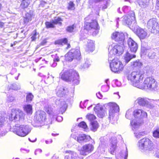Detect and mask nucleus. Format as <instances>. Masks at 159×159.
<instances>
[{
    "label": "nucleus",
    "mask_w": 159,
    "mask_h": 159,
    "mask_svg": "<svg viewBox=\"0 0 159 159\" xmlns=\"http://www.w3.org/2000/svg\"><path fill=\"white\" fill-rule=\"evenodd\" d=\"M109 108V118H111L114 116V114L119 111V107L118 106L116 103L110 102L108 104Z\"/></svg>",
    "instance_id": "nucleus-16"
},
{
    "label": "nucleus",
    "mask_w": 159,
    "mask_h": 159,
    "mask_svg": "<svg viewBox=\"0 0 159 159\" xmlns=\"http://www.w3.org/2000/svg\"><path fill=\"white\" fill-rule=\"evenodd\" d=\"M33 33L31 37V41L32 42L34 41L36 39V36L38 34V33H37L36 29L34 30Z\"/></svg>",
    "instance_id": "nucleus-38"
},
{
    "label": "nucleus",
    "mask_w": 159,
    "mask_h": 159,
    "mask_svg": "<svg viewBox=\"0 0 159 159\" xmlns=\"http://www.w3.org/2000/svg\"><path fill=\"white\" fill-rule=\"evenodd\" d=\"M67 105L65 102L64 101L61 102L60 111L61 114L65 112L67 109Z\"/></svg>",
    "instance_id": "nucleus-29"
},
{
    "label": "nucleus",
    "mask_w": 159,
    "mask_h": 159,
    "mask_svg": "<svg viewBox=\"0 0 159 159\" xmlns=\"http://www.w3.org/2000/svg\"><path fill=\"white\" fill-rule=\"evenodd\" d=\"M34 118L35 122L37 123L45 124L46 123L48 124L46 114L43 111L40 110L36 112Z\"/></svg>",
    "instance_id": "nucleus-10"
},
{
    "label": "nucleus",
    "mask_w": 159,
    "mask_h": 159,
    "mask_svg": "<svg viewBox=\"0 0 159 159\" xmlns=\"http://www.w3.org/2000/svg\"><path fill=\"white\" fill-rule=\"evenodd\" d=\"M61 78L66 82H72L75 84L79 82V75L78 72L73 69H69L60 73Z\"/></svg>",
    "instance_id": "nucleus-3"
},
{
    "label": "nucleus",
    "mask_w": 159,
    "mask_h": 159,
    "mask_svg": "<svg viewBox=\"0 0 159 159\" xmlns=\"http://www.w3.org/2000/svg\"><path fill=\"white\" fill-rule=\"evenodd\" d=\"M87 136L84 134H80L77 137V140L79 143H81L84 140L87 138Z\"/></svg>",
    "instance_id": "nucleus-32"
},
{
    "label": "nucleus",
    "mask_w": 159,
    "mask_h": 159,
    "mask_svg": "<svg viewBox=\"0 0 159 159\" xmlns=\"http://www.w3.org/2000/svg\"><path fill=\"white\" fill-rule=\"evenodd\" d=\"M12 131L17 135L24 137L29 133L30 130L28 127L26 125H22L18 126L16 125L13 127Z\"/></svg>",
    "instance_id": "nucleus-6"
},
{
    "label": "nucleus",
    "mask_w": 159,
    "mask_h": 159,
    "mask_svg": "<svg viewBox=\"0 0 159 159\" xmlns=\"http://www.w3.org/2000/svg\"><path fill=\"white\" fill-rule=\"evenodd\" d=\"M84 29L87 30H94V32H93L94 34L98 33L99 29L98 23L96 20H92L90 22L85 20L84 22Z\"/></svg>",
    "instance_id": "nucleus-8"
},
{
    "label": "nucleus",
    "mask_w": 159,
    "mask_h": 159,
    "mask_svg": "<svg viewBox=\"0 0 159 159\" xmlns=\"http://www.w3.org/2000/svg\"><path fill=\"white\" fill-rule=\"evenodd\" d=\"M0 16L2 17V16L1 15V14L0 15ZM4 26V23L2 22H1L0 20V27L2 28Z\"/></svg>",
    "instance_id": "nucleus-47"
},
{
    "label": "nucleus",
    "mask_w": 159,
    "mask_h": 159,
    "mask_svg": "<svg viewBox=\"0 0 159 159\" xmlns=\"http://www.w3.org/2000/svg\"><path fill=\"white\" fill-rule=\"evenodd\" d=\"M143 74L137 71H134L129 74L127 79L134 86L142 89H154L157 86V83L152 77L146 78L143 83Z\"/></svg>",
    "instance_id": "nucleus-1"
},
{
    "label": "nucleus",
    "mask_w": 159,
    "mask_h": 159,
    "mask_svg": "<svg viewBox=\"0 0 159 159\" xmlns=\"http://www.w3.org/2000/svg\"><path fill=\"white\" fill-rule=\"evenodd\" d=\"M130 124L132 126H136L138 125V123L134 120H132L131 121Z\"/></svg>",
    "instance_id": "nucleus-42"
},
{
    "label": "nucleus",
    "mask_w": 159,
    "mask_h": 159,
    "mask_svg": "<svg viewBox=\"0 0 159 159\" xmlns=\"http://www.w3.org/2000/svg\"><path fill=\"white\" fill-rule=\"evenodd\" d=\"M122 47L119 45H116L112 49L113 54H114L118 53Z\"/></svg>",
    "instance_id": "nucleus-35"
},
{
    "label": "nucleus",
    "mask_w": 159,
    "mask_h": 159,
    "mask_svg": "<svg viewBox=\"0 0 159 159\" xmlns=\"http://www.w3.org/2000/svg\"><path fill=\"white\" fill-rule=\"evenodd\" d=\"M78 126L79 127L84 129H86L87 128V126L86 123L83 121L80 122L78 124Z\"/></svg>",
    "instance_id": "nucleus-40"
},
{
    "label": "nucleus",
    "mask_w": 159,
    "mask_h": 159,
    "mask_svg": "<svg viewBox=\"0 0 159 159\" xmlns=\"http://www.w3.org/2000/svg\"><path fill=\"white\" fill-rule=\"evenodd\" d=\"M133 115L136 119H143L148 117L147 113L142 109H137L133 112Z\"/></svg>",
    "instance_id": "nucleus-14"
},
{
    "label": "nucleus",
    "mask_w": 159,
    "mask_h": 159,
    "mask_svg": "<svg viewBox=\"0 0 159 159\" xmlns=\"http://www.w3.org/2000/svg\"><path fill=\"white\" fill-rule=\"evenodd\" d=\"M138 3L141 7L144 8L148 6V4L146 2H145L143 0H139L138 1Z\"/></svg>",
    "instance_id": "nucleus-39"
},
{
    "label": "nucleus",
    "mask_w": 159,
    "mask_h": 159,
    "mask_svg": "<svg viewBox=\"0 0 159 159\" xmlns=\"http://www.w3.org/2000/svg\"><path fill=\"white\" fill-rule=\"evenodd\" d=\"M4 125V121L0 118V128L2 127Z\"/></svg>",
    "instance_id": "nucleus-46"
},
{
    "label": "nucleus",
    "mask_w": 159,
    "mask_h": 159,
    "mask_svg": "<svg viewBox=\"0 0 159 159\" xmlns=\"http://www.w3.org/2000/svg\"><path fill=\"white\" fill-rule=\"evenodd\" d=\"M46 143L47 144L49 142L52 143V140L51 139H49L48 141L47 140L45 141Z\"/></svg>",
    "instance_id": "nucleus-50"
},
{
    "label": "nucleus",
    "mask_w": 159,
    "mask_h": 159,
    "mask_svg": "<svg viewBox=\"0 0 159 159\" xmlns=\"http://www.w3.org/2000/svg\"><path fill=\"white\" fill-rule=\"evenodd\" d=\"M139 149L146 153L152 152L157 157L159 158V149L154 151V145L152 142L148 138H143L139 142Z\"/></svg>",
    "instance_id": "nucleus-2"
},
{
    "label": "nucleus",
    "mask_w": 159,
    "mask_h": 159,
    "mask_svg": "<svg viewBox=\"0 0 159 159\" xmlns=\"http://www.w3.org/2000/svg\"><path fill=\"white\" fill-rule=\"evenodd\" d=\"M2 8V6L1 3H0V11H1Z\"/></svg>",
    "instance_id": "nucleus-52"
},
{
    "label": "nucleus",
    "mask_w": 159,
    "mask_h": 159,
    "mask_svg": "<svg viewBox=\"0 0 159 159\" xmlns=\"http://www.w3.org/2000/svg\"><path fill=\"white\" fill-rule=\"evenodd\" d=\"M81 53L79 49H71L65 55V60L67 61L71 62L75 59H80Z\"/></svg>",
    "instance_id": "nucleus-7"
},
{
    "label": "nucleus",
    "mask_w": 159,
    "mask_h": 159,
    "mask_svg": "<svg viewBox=\"0 0 159 159\" xmlns=\"http://www.w3.org/2000/svg\"><path fill=\"white\" fill-rule=\"evenodd\" d=\"M68 39L66 38H64L61 39H58L55 40L54 42L55 45L63 46L64 45H67L66 48V49H68L70 48L71 46L70 44L68 43Z\"/></svg>",
    "instance_id": "nucleus-17"
},
{
    "label": "nucleus",
    "mask_w": 159,
    "mask_h": 159,
    "mask_svg": "<svg viewBox=\"0 0 159 159\" xmlns=\"http://www.w3.org/2000/svg\"><path fill=\"white\" fill-rule=\"evenodd\" d=\"M103 0H94V2L96 3L102 1Z\"/></svg>",
    "instance_id": "nucleus-51"
},
{
    "label": "nucleus",
    "mask_w": 159,
    "mask_h": 159,
    "mask_svg": "<svg viewBox=\"0 0 159 159\" xmlns=\"http://www.w3.org/2000/svg\"><path fill=\"white\" fill-rule=\"evenodd\" d=\"M67 8L70 10H74L75 9V4L73 2L70 1L68 3Z\"/></svg>",
    "instance_id": "nucleus-33"
},
{
    "label": "nucleus",
    "mask_w": 159,
    "mask_h": 159,
    "mask_svg": "<svg viewBox=\"0 0 159 159\" xmlns=\"http://www.w3.org/2000/svg\"><path fill=\"white\" fill-rule=\"evenodd\" d=\"M94 45V43L93 42L90 41L88 42L87 46V51L89 52H93L94 51L95 49Z\"/></svg>",
    "instance_id": "nucleus-31"
},
{
    "label": "nucleus",
    "mask_w": 159,
    "mask_h": 159,
    "mask_svg": "<svg viewBox=\"0 0 159 159\" xmlns=\"http://www.w3.org/2000/svg\"><path fill=\"white\" fill-rule=\"evenodd\" d=\"M106 113L105 111L103 110L102 107H100L99 110L96 112L97 115L100 118H102Z\"/></svg>",
    "instance_id": "nucleus-28"
},
{
    "label": "nucleus",
    "mask_w": 159,
    "mask_h": 159,
    "mask_svg": "<svg viewBox=\"0 0 159 159\" xmlns=\"http://www.w3.org/2000/svg\"><path fill=\"white\" fill-rule=\"evenodd\" d=\"M109 141L112 145L111 146L112 150H111L110 153L113 154L116 147L117 139L116 138L112 137L109 139Z\"/></svg>",
    "instance_id": "nucleus-21"
},
{
    "label": "nucleus",
    "mask_w": 159,
    "mask_h": 159,
    "mask_svg": "<svg viewBox=\"0 0 159 159\" xmlns=\"http://www.w3.org/2000/svg\"><path fill=\"white\" fill-rule=\"evenodd\" d=\"M125 116L126 118L129 119H130L131 117V114L129 111H127L126 113Z\"/></svg>",
    "instance_id": "nucleus-43"
},
{
    "label": "nucleus",
    "mask_w": 159,
    "mask_h": 159,
    "mask_svg": "<svg viewBox=\"0 0 159 159\" xmlns=\"http://www.w3.org/2000/svg\"><path fill=\"white\" fill-rule=\"evenodd\" d=\"M30 3V0H22L20 6L22 9H24L28 7Z\"/></svg>",
    "instance_id": "nucleus-26"
},
{
    "label": "nucleus",
    "mask_w": 159,
    "mask_h": 159,
    "mask_svg": "<svg viewBox=\"0 0 159 159\" xmlns=\"http://www.w3.org/2000/svg\"><path fill=\"white\" fill-rule=\"evenodd\" d=\"M63 19L60 17H57L51 21H46L45 23V27L47 29L53 28L55 27V25H58L61 26L62 25Z\"/></svg>",
    "instance_id": "nucleus-11"
},
{
    "label": "nucleus",
    "mask_w": 159,
    "mask_h": 159,
    "mask_svg": "<svg viewBox=\"0 0 159 159\" xmlns=\"http://www.w3.org/2000/svg\"><path fill=\"white\" fill-rule=\"evenodd\" d=\"M13 44H11V45H10V46L11 47H13Z\"/></svg>",
    "instance_id": "nucleus-54"
},
{
    "label": "nucleus",
    "mask_w": 159,
    "mask_h": 159,
    "mask_svg": "<svg viewBox=\"0 0 159 159\" xmlns=\"http://www.w3.org/2000/svg\"><path fill=\"white\" fill-rule=\"evenodd\" d=\"M90 129L93 131H96L99 127V125L97 121H92L90 124Z\"/></svg>",
    "instance_id": "nucleus-25"
},
{
    "label": "nucleus",
    "mask_w": 159,
    "mask_h": 159,
    "mask_svg": "<svg viewBox=\"0 0 159 159\" xmlns=\"http://www.w3.org/2000/svg\"><path fill=\"white\" fill-rule=\"evenodd\" d=\"M16 159H20L18 158H16Z\"/></svg>",
    "instance_id": "nucleus-55"
},
{
    "label": "nucleus",
    "mask_w": 159,
    "mask_h": 159,
    "mask_svg": "<svg viewBox=\"0 0 159 159\" xmlns=\"http://www.w3.org/2000/svg\"><path fill=\"white\" fill-rule=\"evenodd\" d=\"M47 43V41L46 39H44L41 42L40 45L43 46L45 45Z\"/></svg>",
    "instance_id": "nucleus-45"
},
{
    "label": "nucleus",
    "mask_w": 159,
    "mask_h": 159,
    "mask_svg": "<svg viewBox=\"0 0 159 159\" xmlns=\"http://www.w3.org/2000/svg\"><path fill=\"white\" fill-rule=\"evenodd\" d=\"M111 38L116 42L123 43L125 39V35L123 32L115 31L112 34Z\"/></svg>",
    "instance_id": "nucleus-13"
},
{
    "label": "nucleus",
    "mask_w": 159,
    "mask_h": 159,
    "mask_svg": "<svg viewBox=\"0 0 159 159\" xmlns=\"http://www.w3.org/2000/svg\"><path fill=\"white\" fill-rule=\"evenodd\" d=\"M136 56L135 55H131L128 52H126L124 56V59L126 63H128L132 59L135 58Z\"/></svg>",
    "instance_id": "nucleus-24"
},
{
    "label": "nucleus",
    "mask_w": 159,
    "mask_h": 159,
    "mask_svg": "<svg viewBox=\"0 0 159 159\" xmlns=\"http://www.w3.org/2000/svg\"><path fill=\"white\" fill-rule=\"evenodd\" d=\"M34 95L31 93H27L26 97V102H31L34 98Z\"/></svg>",
    "instance_id": "nucleus-36"
},
{
    "label": "nucleus",
    "mask_w": 159,
    "mask_h": 159,
    "mask_svg": "<svg viewBox=\"0 0 159 159\" xmlns=\"http://www.w3.org/2000/svg\"><path fill=\"white\" fill-rule=\"evenodd\" d=\"M86 118L91 122L94 121V120L96 119V117L94 115L90 113L88 114L86 116Z\"/></svg>",
    "instance_id": "nucleus-34"
},
{
    "label": "nucleus",
    "mask_w": 159,
    "mask_h": 159,
    "mask_svg": "<svg viewBox=\"0 0 159 159\" xmlns=\"http://www.w3.org/2000/svg\"><path fill=\"white\" fill-rule=\"evenodd\" d=\"M33 14L30 11L29 12H27L23 19V24L27 25L32 20Z\"/></svg>",
    "instance_id": "nucleus-20"
},
{
    "label": "nucleus",
    "mask_w": 159,
    "mask_h": 159,
    "mask_svg": "<svg viewBox=\"0 0 159 159\" xmlns=\"http://www.w3.org/2000/svg\"><path fill=\"white\" fill-rule=\"evenodd\" d=\"M73 138H74L75 139V138H74V137H73Z\"/></svg>",
    "instance_id": "nucleus-57"
},
{
    "label": "nucleus",
    "mask_w": 159,
    "mask_h": 159,
    "mask_svg": "<svg viewBox=\"0 0 159 159\" xmlns=\"http://www.w3.org/2000/svg\"><path fill=\"white\" fill-rule=\"evenodd\" d=\"M156 8L157 10H159V0L156 3Z\"/></svg>",
    "instance_id": "nucleus-48"
},
{
    "label": "nucleus",
    "mask_w": 159,
    "mask_h": 159,
    "mask_svg": "<svg viewBox=\"0 0 159 159\" xmlns=\"http://www.w3.org/2000/svg\"><path fill=\"white\" fill-rule=\"evenodd\" d=\"M24 110L26 113L28 114L31 115L33 113L32 105L30 104H27L25 105Z\"/></svg>",
    "instance_id": "nucleus-27"
},
{
    "label": "nucleus",
    "mask_w": 159,
    "mask_h": 159,
    "mask_svg": "<svg viewBox=\"0 0 159 159\" xmlns=\"http://www.w3.org/2000/svg\"><path fill=\"white\" fill-rule=\"evenodd\" d=\"M94 147L91 143L85 144L83 146L80 150V154L81 155L86 156L92 152L94 150Z\"/></svg>",
    "instance_id": "nucleus-12"
},
{
    "label": "nucleus",
    "mask_w": 159,
    "mask_h": 159,
    "mask_svg": "<svg viewBox=\"0 0 159 159\" xmlns=\"http://www.w3.org/2000/svg\"><path fill=\"white\" fill-rule=\"evenodd\" d=\"M136 101L137 103L140 106H145L148 104V101L144 98H138L136 100Z\"/></svg>",
    "instance_id": "nucleus-23"
},
{
    "label": "nucleus",
    "mask_w": 159,
    "mask_h": 159,
    "mask_svg": "<svg viewBox=\"0 0 159 159\" xmlns=\"http://www.w3.org/2000/svg\"><path fill=\"white\" fill-rule=\"evenodd\" d=\"M75 27L76 26L75 24H74L68 26L66 28V30L69 32L71 33L73 32L74 29Z\"/></svg>",
    "instance_id": "nucleus-37"
},
{
    "label": "nucleus",
    "mask_w": 159,
    "mask_h": 159,
    "mask_svg": "<svg viewBox=\"0 0 159 159\" xmlns=\"http://www.w3.org/2000/svg\"><path fill=\"white\" fill-rule=\"evenodd\" d=\"M16 43L17 42H14L13 44V45H15Z\"/></svg>",
    "instance_id": "nucleus-53"
},
{
    "label": "nucleus",
    "mask_w": 159,
    "mask_h": 159,
    "mask_svg": "<svg viewBox=\"0 0 159 159\" xmlns=\"http://www.w3.org/2000/svg\"><path fill=\"white\" fill-rule=\"evenodd\" d=\"M89 137L90 138H91L90 136H89Z\"/></svg>",
    "instance_id": "nucleus-56"
},
{
    "label": "nucleus",
    "mask_w": 159,
    "mask_h": 159,
    "mask_svg": "<svg viewBox=\"0 0 159 159\" xmlns=\"http://www.w3.org/2000/svg\"><path fill=\"white\" fill-rule=\"evenodd\" d=\"M147 28L151 33H157L159 30V24L156 18H152L149 20L147 25Z\"/></svg>",
    "instance_id": "nucleus-9"
},
{
    "label": "nucleus",
    "mask_w": 159,
    "mask_h": 159,
    "mask_svg": "<svg viewBox=\"0 0 159 159\" xmlns=\"http://www.w3.org/2000/svg\"><path fill=\"white\" fill-rule=\"evenodd\" d=\"M130 66L133 69H139L142 66L143 63L139 60H137L131 62Z\"/></svg>",
    "instance_id": "nucleus-22"
},
{
    "label": "nucleus",
    "mask_w": 159,
    "mask_h": 159,
    "mask_svg": "<svg viewBox=\"0 0 159 159\" xmlns=\"http://www.w3.org/2000/svg\"><path fill=\"white\" fill-rule=\"evenodd\" d=\"M8 119L11 122H23L25 120V114L22 110L19 109L13 108L8 115Z\"/></svg>",
    "instance_id": "nucleus-4"
},
{
    "label": "nucleus",
    "mask_w": 159,
    "mask_h": 159,
    "mask_svg": "<svg viewBox=\"0 0 159 159\" xmlns=\"http://www.w3.org/2000/svg\"><path fill=\"white\" fill-rule=\"evenodd\" d=\"M128 43L130 51L132 52H135L138 48L137 43L131 38H129L128 41Z\"/></svg>",
    "instance_id": "nucleus-18"
},
{
    "label": "nucleus",
    "mask_w": 159,
    "mask_h": 159,
    "mask_svg": "<svg viewBox=\"0 0 159 159\" xmlns=\"http://www.w3.org/2000/svg\"><path fill=\"white\" fill-rule=\"evenodd\" d=\"M135 18L134 13H131L123 16V22L124 24L130 25L133 22L135 21Z\"/></svg>",
    "instance_id": "nucleus-15"
},
{
    "label": "nucleus",
    "mask_w": 159,
    "mask_h": 159,
    "mask_svg": "<svg viewBox=\"0 0 159 159\" xmlns=\"http://www.w3.org/2000/svg\"><path fill=\"white\" fill-rule=\"evenodd\" d=\"M153 136L156 138H159V128L155 130L153 132Z\"/></svg>",
    "instance_id": "nucleus-41"
},
{
    "label": "nucleus",
    "mask_w": 159,
    "mask_h": 159,
    "mask_svg": "<svg viewBox=\"0 0 159 159\" xmlns=\"http://www.w3.org/2000/svg\"><path fill=\"white\" fill-rule=\"evenodd\" d=\"M45 112L49 116H52L54 113L53 109L50 107L46 106L44 107Z\"/></svg>",
    "instance_id": "nucleus-30"
},
{
    "label": "nucleus",
    "mask_w": 159,
    "mask_h": 159,
    "mask_svg": "<svg viewBox=\"0 0 159 159\" xmlns=\"http://www.w3.org/2000/svg\"><path fill=\"white\" fill-rule=\"evenodd\" d=\"M110 67L114 73L120 74L124 70L125 66L119 58L115 57L110 63Z\"/></svg>",
    "instance_id": "nucleus-5"
},
{
    "label": "nucleus",
    "mask_w": 159,
    "mask_h": 159,
    "mask_svg": "<svg viewBox=\"0 0 159 159\" xmlns=\"http://www.w3.org/2000/svg\"><path fill=\"white\" fill-rule=\"evenodd\" d=\"M59 92L62 94H64L66 93V91L63 88H61L59 90Z\"/></svg>",
    "instance_id": "nucleus-44"
},
{
    "label": "nucleus",
    "mask_w": 159,
    "mask_h": 159,
    "mask_svg": "<svg viewBox=\"0 0 159 159\" xmlns=\"http://www.w3.org/2000/svg\"><path fill=\"white\" fill-rule=\"evenodd\" d=\"M60 61V59L59 58V57H57L53 59V61L54 62H58Z\"/></svg>",
    "instance_id": "nucleus-49"
},
{
    "label": "nucleus",
    "mask_w": 159,
    "mask_h": 159,
    "mask_svg": "<svg viewBox=\"0 0 159 159\" xmlns=\"http://www.w3.org/2000/svg\"><path fill=\"white\" fill-rule=\"evenodd\" d=\"M136 34L141 40L145 39L148 37L146 31L143 29L140 28L137 29Z\"/></svg>",
    "instance_id": "nucleus-19"
}]
</instances>
